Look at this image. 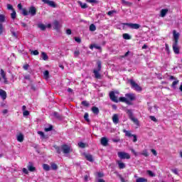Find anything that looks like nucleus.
<instances>
[{"mask_svg": "<svg viewBox=\"0 0 182 182\" xmlns=\"http://www.w3.org/2000/svg\"><path fill=\"white\" fill-rule=\"evenodd\" d=\"M123 26H127L129 29H139L140 25L133 23H123Z\"/></svg>", "mask_w": 182, "mask_h": 182, "instance_id": "20e7f679", "label": "nucleus"}, {"mask_svg": "<svg viewBox=\"0 0 182 182\" xmlns=\"http://www.w3.org/2000/svg\"><path fill=\"white\" fill-rule=\"evenodd\" d=\"M52 26L55 31H59V29L62 28V24L60 23V22H59V21L54 20L52 23Z\"/></svg>", "mask_w": 182, "mask_h": 182, "instance_id": "0eeeda50", "label": "nucleus"}, {"mask_svg": "<svg viewBox=\"0 0 182 182\" xmlns=\"http://www.w3.org/2000/svg\"><path fill=\"white\" fill-rule=\"evenodd\" d=\"M133 137V141L134 143H136V141H137V135L134 134Z\"/></svg>", "mask_w": 182, "mask_h": 182, "instance_id": "e2e57ef3", "label": "nucleus"}, {"mask_svg": "<svg viewBox=\"0 0 182 182\" xmlns=\"http://www.w3.org/2000/svg\"><path fill=\"white\" fill-rule=\"evenodd\" d=\"M117 156L121 160H124V159L129 160L130 159V154L124 151L118 152Z\"/></svg>", "mask_w": 182, "mask_h": 182, "instance_id": "f03ea898", "label": "nucleus"}, {"mask_svg": "<svg viewBox=\"0 0 182 182\" xmlns=\"http://www.w3.org/2000/svg\"><path fill=\"white\" fill-rule=\"evenodd\" d=\"M132 89H134V90H136V92H141V87H140L134 80H129Z\"/></svg>", "mask_w": 182, "mask_h": 182, "instance_id": "39448f33", "label": "nucleus"}, {"mask_svg": "<svg viewBox=\"0 0 182 182\" xmlns=\"http://www.w3.org/2000/svg\"><path fill=\"white\" fill-rule=\"evenodd\" d=\"M146 173L149 177H156V173H154L153 171L150 170L146 171Z\"/></svg>", "mask_w": 182, "mask_h": 182, "instance_id": "72a5a7b5", "label": "nucleus"}, {"mask_svg": "<svg viewBox=\"0 0 182 182\" xmlns=\"http://www.w3.org/2000/svg\"><path fill=\"white\" fill-rule=\"evenodd\" d=\"M78 4L82 9H86V8H87V4L86 3H82V1H79Z\"/></svg>", "mask_w": 182, "mask_h": 182, "instance_id": "393cba45", "label": "nucleus"}, {"mask_svg": "<svg viewBox=\"0 0 182 182\" xmlns=\"http://www.w3.org/2000/svg\"><path fill=\"white\" fill-rule=\"evenodd\" d=\"M149 119H151V120H152V122H157V119H156V117L154 116H150Z\"/></svg>", "mask_w": 182, "mask_h": 182, "instance_id": "052dcab7", "label": "nucleus"}, {"mask_svg": "<svg viewBox=\"0 0 182 182\" xmlns=\"http://www.w3.org/2000/svg\"><path fill=\"white\" fill-rule=\"evenodd\" d=\"M27 168L28 170V171H31L32 173L33 171H35V170H36V168H35V166H33V164H32V162H29L28 166H27Z\"/></svg>", "mask_w": 182, "mask_h": 182, "instance_id": "4468645a", "label": "nucleus"}, {"mask_svg": "<svg viewBox=\"0 0 182 182\" xmlns=\"http://www.w3.org/2000/svg\"><path fill=\"white\" fill-rule=\"evenodd\" d=\"M23 116H29V111H23Z\"/></svg>", "mask_w": 182, "mask_h": 182, "instance_id": "680f3d73", "label": "nucleus"}, {"mask_svg": "<svg viewBox=\"0 0 182 182\" xmlns=\"http://www.w3.org/2000/svg\"><path fill=\"white\" fill-rule=\"evenodd\" d=\"M22 14L24 16H28V15H31V16H35L36 15V8L33 6H31L28 10L26 9H22Z\"/></svg>", "mask_w": 182, "mask_h": 182, "instance_id": "f257e3e1", "label": "nucleus"}, {"mask_svg": "<svg viewBox=\"0 0 182 182\" xmlns=\"http://www.w3.org/2000/svg\"><path fill=\"white\" fill-rule=\"evenodd\" d=\"M113 14H116V11H114V10L109 11H108L107 15L109 16H112V15H113Z\"/></svg>", "mask_w": 182, "mask_h": 182, "instance_id": "09e8293b", "label": "nucleus"}, {"mask_svg": "<svg viewBox=\"0 0 182 182\" xmlns=\"http://www.w3.org/2000/svg\"><path fill=\"white\" fill-rule=\"evenodd\" d=\"M122 37L124 39H125L127 41L132 39V36H130V35L129 33H124L122 35Z\"/></svg>", "mask_w": 182, "mask_h": 182, "instance_id": "c756f323", "label": "nucleus"}, {"mask_svg": "<svg viewBox=\"0 0 182 182\" xmlns=\"http://www.w3.org/2000/svg\"><path fill=\"white\" fill-rule=\"evenodd\" d=\"M23 173H24V174H29V171L26 168H23Z\"/></svg>", "mask_w": 182, "mask_h": 182, "instance_id": "0e129e2a", "label": "nucleus"}, {"mask_svg": "<svg viewBox=\"0 0 182 182\" xmlns=\"http://www.w3.org/2000/svg\"><path fill=\"white\" fill-rule=\"evenodd\" d=\"M127 113L128 116L129 117V119L133 117V112H132V109H127Z\"/></svg>", "mask_w": 182, "mask_h": 182, "instance_id": "4c0bfd02", "label": "nucleus"}, {"mask_svg": "<svg viewBox=\"0 0 182 182\" xmlns=\"http://www.w3.org/2000/svg\"><path fill=\"white\" fill-rule=\"evenodd\" d=\"M43 75H44L45 77H46V79H48V77H49V71L46 70V71L44 72Z\"/></svg>", "mask_w": 182, "mask_h": 182, "instance_id": "8fccbe9b", "label": "nucleus"}, {"mask_svg": "<svg viewBox=\"0 0 182 182\" xmlns=\"http://www.w3.org/2000/svg\"><path fill=\"white\" fill-rule=\"evenodd\" d=\"M43 4H46V5H48V6H50L51 8H56V4L53 1L50 0H41Z\"/></svg>", "mask_w": 182, "mask_h": 182, "instance_id": "9d476101", "label": "nucleus"}, {"mask_svg": "<svg viewBox=\"0 0 182 182\" xmlns=\"http://www.w3.org/2000/svg\"><path fill=\"white\" fill-rule=\"evenodd\" d=\"M31 55H34L35 56H36V55H39V51H38V50H32Z\"/></svg>", "mask_w": 182, "mask_h": 182, "instance_id": "49530a36", "label": "nucleus"}, {"mask_svg": "<svg viewBox=\"0 0 182 182\" xmlns=\"http://www.w3.org/2000/svg\"><path fill=\"white\" fill-rule=\"evenodd\" d=\"M93 48H95V49H98L99 50H100V49H102V47H100V46L97 45V44H92L90 46V49H93Z\"/></svg>", "mask_w": 182, "mask_h": 182, "instance_id": "cd10ccee", "label": "nucleus"}, {"mask_svg": "<svg viewBox=\"0 0 182 182\" xmlns=\"http://www.w3.org/2000/svg\"><path fill=\"white\" fill-rule=\"evenodd\" d=\"M99 72H100V71H99L97 70H94V71H93V73L95 75V77L96 79H100V77H101L100 73Z\"/></svg>", "mask_w": 182, "mask_h": 182, "instance_id": "4be33fe9", "label": "nucleus"}, {"mask_svg": "<svg viewBox=\"0 0 182 182\" xmlns=\"http://www.w3.org/2000/svg\"><path fill=\"white\" fill-rule=\"evenodd\" d=\"M75 42H77V43H80L82 42V40L80 39V38L79 37H75Z\"/></svg>", "mask_w": 182, "mask_h": 182, "instance_id": "13d9d810", "label": "nucleus"}, {"mask_svg": "<svg viewBox=\"0 0 182 182\" xmlns=\"http://www.w3.org/2000/svg\"><path fill=\"white\" fill-rule=\"evenodd\" d=\"M119 102H122L124 103H126L127 105H132V102L127 100V97H121L119 99Z\"/></svg>", "mask_w": 182, "mask_h": 182, "instance_id": "2eb2a0df", "label": "nucleus"}, {"mask_svg": "<svg viewBox=\"0 0 182 182\" xmlns=\"http://www.w3.org/2000/svg\"><path fill=\"white\" fill-rule=\"evenodd\" d=\"M55 150H56V151H57V153H58V154H60V153H61V151H62V148H60L59 146H57V147L55 148Z\"/></svg>", "mask_w": 182, "mask_h": 182, "instance_id": "864d4df0", "label": "nucleus"}, {"mask_svg": "<svg viewBox=\"0 0 182 182\" xmlns=\"http://www.w3.org/2000/svg\"><path fill=\"white\" fill-rule=\"evenodd\" d=\"M38 28H39V29H41V31H45L46 29V26L43 23H38Z\"/></svg>", "mask_w": 182, "mask_h": 182, "instance_id": "bb28decb", "label": "nucleus"}, {"mask_svg": "<svg viewBox=\"0 0 182 182\" xmlns=\"http://www.w3.org/2000/svg\"><path fill=\"white\" fill-rule=\"evenodd\" d=\"M79 55H80V52H79V50H75V51L74 52V56H75V58H77V56H78Z\"/></svg>", "mask_w": 182, "mask_h": 182, "instance_id": "bf43d9fd", "label": "nucleus"}, {"mask_svg": "<svg viewBox=\"0 0 182 182\" xmlns=\"http://www.w3.org/2000/svg\"><path fill=\"white\" fill-rule=\"evenodd\" d=\"M177 85H178V80H176L173 82L172 87H176V86H177Z\"/></svg>", "mask_w": 182, "mask_h": 182, "instance_id": "de8ad7c7", "label": "nucleus"}, {"mask_svg": "<svg viewBox=\"0 0 182 182\" xmlns=\"http://www.w3.org/2000/svg\"><path fill=\"white\" fill-rule=\"evenodd\" d=\"M117 95H119V92L112 91L109 92V98L112 102L115 103H119V99L117 98Z\"/></svg>", "mask_w": 182, "mask_h": 182, "instance_id": "7ed1b4c3", "label": "nucleus"}, {"mask_svg": "<svg viewBox=\"0 0 182 182\" xmlns=\"http://www.w3.org/2000/svg\"><path fill=\"white\" fill-rule=\"evenodd\" d=\"M125 97H127V100H129V102H133L136 100V94L127 93L125 94Z\"/></svg>", "mask_w": 182, "mask_h": 182, "instance_id": "1a4fd4ad", "label": "nucleus"}, {"mask_svg": "<svg viewBox=\"0 0 182 182\" xmlns=\"http://www.w3.org/2000/svg\"><path fill=\"white\" fill-rule=\"evenodd\" d=\"M11 32L12 36H14V38H16V39H17V38H18V33H16V31H15V29L11 28Z\"/></svg>", "mask_w": 182, "mask_h": 182, "instance_id": "7c9ffc66", "label": "nucleus"}, {"mask_svg": "<svg viewBox=\"0 0 182 182\" xmlns=\"http://www.w3.org/2000/svg\"><path fill=\"white\" fill-rule=\"evenodd\" d=\"M117 164L118 165L119 168L121 170L126 168V164L123 163L121 160L117 161Z\"/></svg>", "mask_w": 182, "mask_h": 182, "instance_id": "ddd939ff", "label": "nucleus"}, {"mask_svg": "<svg viewBox=\"0 0 182 182\" xmlns=\"http://www.w3.org/2000/svg\"><path fill=\"white\" fill-rule=\"evenodd\" d=\"M61 150L64 154H69L72 151V148L68 144H63L61 146Z\"/></svg>", "mask_w": 182, "mask_h": 182, "instance_id": "423d86ee", "label": "nucleus"}, {"mask_svg": "<svg viewBox=\"0 0 182 182\" xmlns=\"http://www.w3.org/2000/svg\"><path fill=\"white\" fill-rule=\"evenodd\" d=\"M4 22H5V16L0 14V24L3 25Z\"/></svg>", "mask_w": 182, "mask_h": 182, "instance_id": "2f4dec72", "label": "nucleus"}, {"mask_svg": "<svg viewBox=\"0 0 182 182\" xmlns=\"http://www.w3.org/2000/svg\"><path fill=\"white\" fill-rule=\"evenodd\" d=\"M43 170H45L46 171H49V170H50V166H49V165L44 164L43 165Z\"/></svg>", "mask_w": 182, "mask_h": 182, "instance_id": "473e14b6", "label": "nucleus"}, {"mask_svg": "<svg viewBox=\"0 0 182 182\" xmlns=\"http://www.w3.org/2000/svg\"><path fill=\"white\" fill-rule=\"evenodd\" d=\"M41 58H42L43 60H48L49 59V57L45 52L41 53Z\"/></svg>", "mask_w": 182, "mask_h": 182, "instance_id": "b1692460", "label": "nucleus"}, {"mask_svg": "<svg viewBox=\"0 0 182 182\" xmlns=\"http://www.w3.org/2000/svg\"><path fill=\"white\" fill-rule=\"evenodd\" d=\"M168 12V9H161L160 16H161V18H164V16H166V15H167Z\"/></svg>", "mask_w": 182, "mask_h": 182, "instance_id": "a211bd4d", "label": "nucleus"}, {"mask_svg": "<svg viewBox=\"0 0 182 182\" xmlns=\"http://www.w3.org/2000/svg\"><path fill=\"white\" fill-rule=\"evenodd\" d=\"M142 155L144 156L145 157L149 156V152H147V150H144L142 151Z\"/></svg>", "mask_w": 182, "mask_h": 182, "instance_id": "603ef678", "label": "nucleus"}, {"mask_svg": "<svg viewBox=\"0 0 182 182\" xmlns=\"http://www.w3.org/2000/svg\"><path fill=\"white\" fill-rule=\"evenodd\" d=\"M51 169L58 170V165H56V164H51Z\"/></svg>", "mask_w": 182, "mask_h": 182, "instance_id": "37998d69", "label": "nucleus"}, {"mask_svg": "<svg viewBox=\"0 0 182 182\" xmlns=\"http://www.w3.org/2000/svg\"><path fill=\"white\" fill-rule=\"evenodd\" d=\"M130 119L132 120V122H134V123H135V124H139V119L134 118V117H131Z\"/></svg>", "mask_w": 182, "mask_h": 182, "instance_id": "ea45409f", "label": "nucleus"}, {"mask_svg": "<svg viewBox=\"0 0 182 182\" xmlns=\"http://www.w3.org/2000/svg\"><path fill=\"white\" fill-rule=\"evenodd\" d=\"M173 50L176 55L180 53V48H178V43H173L172 45Z\"/></svg>", "mask_w": 182, "mask_h": 182, "instance_id": "9b49d317", "label": "nucleus"}, {"mask_svg": "<svg viewBox=\"0 0 182 182\" xmlns=\"http://www.w3.org/2000/svg\"><path fill=\"white\" fill-rule=\"evenodd\" d=\"M97 70H98V71L102 70V62L97 61Z\"/></svg>", "mask_w": 182, "mask_h": 182, "instance_id": "e433bc0d", "label": "nucleus"}, {"mask_svg": "<svg viewBox=\"0 0 182 182\" xmlns=\"http://www.w3.org/2000/svg\"><path fill=\"white\" fill-rule=\"evenodd\" d=\"M173 43H178V39L180 38V33H178L176 30H173Z\"/></svg>", "mask_w": 182, "mask_h": 182, "instance_id": "6e6552de", "label": "nucleus"}, {"mask_svg": "<svg viewBox=\"0 0 182 182\" xmlns=\"http://www.w3.org/2000/svg\"><path fill=\"white\" fill-rule=\"evenodd\" d=\"M90 31L91 32H95V31H96V26H95V24H91L90 26Z\"/></svg>", "mask_w": 182, "mask_h": 182, "instance_id": "c9c22d12", "label": "nucleus"}, {"mask_svg": "<svg viewBox=\"0 0 182 182\" xmlns=\"http://www.w3.org/2000/svg\"><path fill=\"white\" fill-rule=\"evenodd\" d=\"M78 146L81 149H85V147H86V144L85 143H83V142H79L78 143Z\"/></svg>", "mask_w": 182, "mask_h": 182, "instance_id": "a19ab883", "label": "nucleus"}, {"mask_svg": "<svg viewBox=\"0 0 182 182\" xmlns=\"http://www.w3.org/2000/svg\"><path fill=\"white\" fill-rule=\"evenodd\" d=\"M7 9L9 11H14V6H12L11 4H7Z\"/></svg>", "mask_w": 182, "mask_h": 182, "instance_id": "4d7b16f0", "label": "nucleus"}, {"mask_svg": "<svg viewBox=\"0 0 182 182\" xmlns=\"http://www.w3.org/2000/svg\"><path fill=\"white\" fill-rule=\"evenodd\" d=\"M82 105H83L84 106H89V103L86 101H82Z\"/></svg>", "mask_w": 182, "mask_h": 182, "instance_id": "774afa93", "label": "nucleus"}, {"mask_svg": "<svg viewBox=\"0 0 182 182\" xmlns=\"http://www.w3.org/2000/svg\"><path fill=\"white\" fill-rule=\"evenodd\" d=\"M122 2L124 5H132V3L126 1L125 0H122Z\"/></svg>", "mask_w": 182, "mask_h": 182, "instance_id": "6e6d98bb", "label": "nucleus"}, {"mask_svg": "<svg viewBox=\"0 0 182 182\" xmlns=\"http://www.w3.org/2000/svg\"><path fill=\"white\" fill-rule=\"evenodd\" d=\"M91 110L94 114H99V108L97 107H92Z\"/></svg>", "mask_w": 182, "mask_h": 182, "instance_id": "a878e982", "label": "nucleus"}, {"mask_svg": "<svg viewBox=\"0 0 182 182\" xmlns=\"http://www.w3.org/2000/svg\"><path fill=\"white\" fill-rule=\"evenodd\" d=\"M84 119L86 120V122H89V114L85 113L84 115Z\"/></svg>", "mask_w": 182, "mask_h": 182, "instance_id": "3c124183", "label": "nucleus"}, {"mask_svg": "<svg viewBox=\"0 0 182 182\" xmlns=\"http://www.w3.org/2000/svg\"><path fill=\"white\" fill-rule=\"evenodd\" d=\"M11 18L15 19L16 18V11L15 10H13V12L11 14Z\"/></svg>", "mask_w": 182, "mask_h": 182, "instance_id": "79ce46f5", "label": "nucleus"}, {"mask_svg": "<svg viewBox=\"0 0 182 182\" xmlns=\"http://www.w3.org/2000/svg\"><path fill=\"white\" fill-rule=\"evenodd\" d=\"M109 143V140L107 139V138H106V137H102V139H101V144L102 145V146H107V144Z\"/></svg>", "mask_w": 182, "mask_h": 182, "instance_id": "aec40b11", "label": "nucleus"}, {"mask_svg": "<svg viewBox=\"0 0 182 182\" xmlns=\"http://www.w3.org/2000/svg\"><path fill=\"white\" fill-rule=\"evenodd\" d=\"M1 75L4 80L5 85H8L9 82H8V79L6 78V73L2 69L1 70Z\"/></svg>", "mask_w": 182, "mask_h": 182, "instance_id": "f8f14e48", "label": "nucleus"}, {"mask_svg": "<svg viewBox=\"0 0 182 182\" xmlns=\"http://www.w3.org/2000/svg\"><path fill=\"white\" fill-rule=\"evenodd\" d=\"M149 110L151 113H157L158 112L157 106L154 105V107H149Z\"/></svg>", "mask_w": 182, "mask_h": 182, "instance_id": "5701e85b", "label": "nucleus"}, {"mask_svg": "<svg viewBox=\"0 0 182 182\" xmlns=\"http://www.w3.org/2000/svg\"><path fill=\"white\" fill-rule=\"evenodd\" d=\"M85 157L88 161H93V156L90 154H85Z\"/></svg>", "mask_w": 182, "mask_h": 182, "instance_id": "412c9836", "label": "nucleus"}, {"mask_svg": "<svg viewBox=\"0 0 182 182\" xmlns=\"http://www.w3.org/2000/svg\"><path fill=\"white\" fill-rule=\"evenodd\" d=\"M23 69H24V70H28V69H29V64H25L23 65Z\"/></svg>", "mask_w": 182, "mask_h": 182, "instance_id": "5fc2aeb1", "label": "nucleus"}, {"mask_svg": "<svg viewBox=\"0 0 182 182\" xmlns=\"http://www.w3.org/2000/svg\"><path fill=\"white\" fill-rule=\"evenodd\" d=\"M136 182H147V178H136Z\"/></svg>", "mask_w": 182, "mask_h": 182, "instance_id": "f704fd0d", "label": "nucleus"}, {"mask_svg": "<svg viewBox=\"0 0 182 182\" xmlns=\"http://www.w3.org/2000/svg\"><path fill=\"white\" fill-rule=\"evenodd\" d=\"M123 133H125V136L127 137H133L134 134H132V131H127L126 129H123Z\"/></svg>", "mask_w": 182, "mask_h": 182, "instance_id": "6ab92c4d", "label": "nucleus"}, {"mask_svg": "<svg viewBox=\"0 0 182 182\" xmlns=\"http://www.w3.org/2000/svg\"><path fill=\"white\" fill-rule=\"evenodd\" d=\"M53 116L54 117H55L56 119H59V118L60 117V116L59 115V113H58V112H54L53 113Z\"/></svg>", "mask_w": 182, "mask_h": 182, "instance_id": "c03bdc74", "label": "nucleus"}, {"mask_svg": "<svg viewBox=\"0 0 182 182\" xmlns=\"http://www.w3.org/2000/svg\"><path fill=\"white\" fill-rule=\"evenodd\" d=\"M0 97H1L3 100H5V99H6V92H5V90L0 89Z\"/></svg>", "mask_w": 182, "mask_h": 182, "instance_id": "f3484780", "label": "nucleus"}, {"mask_svg": "<svg viewBox=\"0 0 182 182\" xmlns=\"http://www.w3.org/2000/svg\"><path fill=\"white\" fill-rule=\"evenodd\" d=\"M4 31L5 28H4V24H0V35H2Z\"/></svg>", "mask_w": 182, "mask_h": 182, "instance_id": "58836bf2", "label": "nucleus"}, {"mask_svg": "<svg viewBox=\"0 0 182 182\" xmlns=\"http://www.w3.org/2000/svg\"><path fill=\"white\" fill-rule=\"evenodd\" d=\"M151 153L154 154V156H157V151L156 149H151Z\"/></svg>", "mask_w": 182, "mask_h": 182, "instance_id": "338daca9", "label": "nucleus"}, {"mask_svg": "<svg viewBox=\"0 0 182 182\" xmlns=\"http://www.w3.org/2000/svg\"><path fill=\"white\" fill-rule=\"evenodd\" d=\"M38 134H39L41 137H43L45 136V134L43 133V132H41V131H38Z\"/></svg>", "mask_w": 182, "mask_h": 182, "instance_id": "69168bd1", "label": "nucleus"}, {"mask_svg": "<svg viewBox=\"0 0 182 182\" xmlns=\"http://www.w3.org/2000/svg\"><path fill=\"white\" fill-rule=\"evenodd\" d=\"M112 122L114 124H117L119 123V114H114L112 116Z\"/></svg>", "mask_w": 182, "mask_h": 182, "instance_id": "dca6fc26", "label": "nucleus"}, {"mask_svg": "<svg viewBox=\"0 0 182 182\" xmlns=\"http://www.w3.org/2000/svg\"><path fill=\"white\" fill-rule=\"evenodd\" d=\"M17 140L20 143H22V141H23V134H19L18 135H17Z\"/></svg>", "mask_w": 182, "mask_h": 182, "instance_id": "c85d7f7f", "label": "nucleus"}, {"mask_svg": "<svg viewBox=\"0 0 182 182\" xmlns=\"http://www.w3.org/2000/svg\"><path fill=\"white\" fill-rule=\"evenodd\" d=\"M52 129H53V127H52V125H50L49 127L45 128V132H51Z\"/></svg>", "mask_w": 182, "mask_h": 182, "instance_id": "a18cd8bd", "label": "nucleus"}]
</instances>
